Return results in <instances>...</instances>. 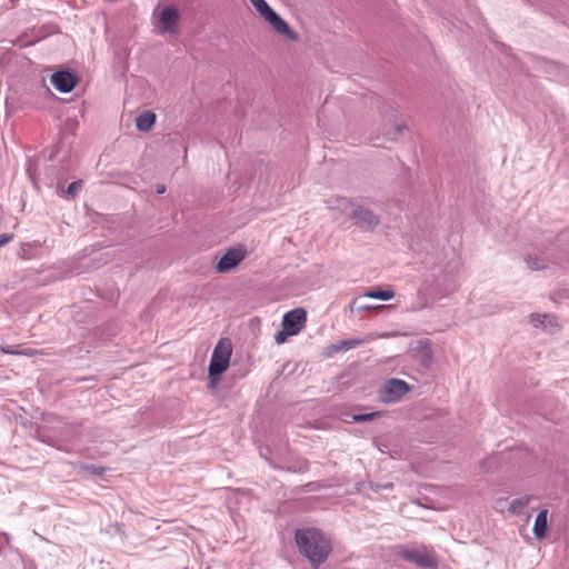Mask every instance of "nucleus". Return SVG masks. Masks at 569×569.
<instances>
[{
    "mask_svg": "<svg viewBox=\"0 0 569 569\" xmlns=\"http://www.w3.org/2000/svg\"><path fill=\"white\" fill-rule=\"evenodd\" d=\"M296 542L312 566L318 567L331 551L330 540L313 528L300 529L296 532Z\"/></svg>",
    "mask_w": 569,
    "mask_h": 569,
    "instance_id": "1",
    "label": "nucleus"
},
{
    "mask_svg": "<svg viewBox=\"0 0 569 569\" xmlns=\"http://www.w3.org/2000/svg\"><path fill=\"white\" fill-rule=\"evenodd\" d=\"M350 209L353 224L365 232H372L381 222L377 213L362 204L350 202Z\"/></svg>",
    "mask_w": 569,
    "mask_h": 569,
    "instance_id": "2",
    "label": "nucleus"
},
{
    "mask_svg": "<svg viewBox=\"0 0 569 569\" xmlns=\"http://www.w3.org/2000/svg\"><path fill=\"white\" fill-rule=\"evenodd\" d=\"M411 390L410 386L400 379L387 380L379 391L380 400L390 403L400 400Z\"/></svg>",
    "mask_w": 569,
    "mask_h": 569,
    "instance_id": "3",
    "label": "nucleus"
},
{
    "mask_svg": "<svg viewBox=\"0 0 569 569\" xmlns=\"http://www.w3.org/2000/svg\"><path fill=\"white\" fill-rule=\"evenodd\" d=\"M247 256V250L242 247L229 248L217 261L214 269L217 272L226 273L234 269Z\"/></svg>",
    "mask_w": 569,
    "mask_h": 569,
    "instance_id": "4",
    "label": "nucleus"
},
{
    "mask_svg": "<svg viewBox=\"0 0 569 569\" xmlns=\"http://www.w3.org/2000/svg\"><path fill=\"white\" fill-rule=\"evenodd\" d=\"M401 557L421 568L437 567V561L433 553L426 547L402 549Z\"/></svg>",
    "mask_w": 569,
    "mask_h": 569,
    "instance_id": "5",
    "label": "nucleus"
},
{
    "mask_svg": "<svg viewBox=\"0 0 569 569\" xmlns=\"http://www.w3.org/2000/svg\"><path fill=\"white\" fill-rule=\"evenodd\" d=\"M51 84L60 92L68 93L79 82L78 76L70 70H59L51 76Z\"/></svg>",
    "mask_w": 569,
    "mask_h": 569,
    "instance_id": "6",
    "label": "nucleus"
},
{
    "mask_svg": "<svg viewBox=\"0 0 569 569\" xmlns=\"http://www.w3.org/2000/svg\"><path fill=\"white\" fill-rule=\"evenodd\" d=\"M307 321V312L302 308H296L284 313L282 318V327L291 335H298L305 327Z\"/></svg>",
    "mask_w": 569,
    "mask_h": 569,
    "instance_id": "7",
    "label": "nucleus"
},
{
    "mask_svg": "<svg viewBox=\"0 0 569 569\" xmlns=\"http://www.w3.org/2000/svg\"><path fill=\"white\" fill-rule=\"evenodd\" d=\"M264 20L273 28V30L283 36L290 41H298L299 36L296 31H293L288 22L283 20L274 10L270 12Z\"/></svg>",
    "mask_w": 569,
    "mask_h": 569,
    "instance_id": "8",
    "label": "nucleus"
},
{
    "mask_svg": "<svg viewBox=\"0 0 569 569\" xmlns=\"http://www.w3.org/2000/svg\"><path fill=\"white\" fill-rule=\"evenodd\" d=\"M530 323L535 328H540L542 331L550 335L559 332L561 328L557 321V318L548 313H531Z\"/></svg>",
    "mask_w": 569,
    "mask_h": 569,
    "instance_id": "9",
    "label": "nucleus"
},
{
    "mask_svg": "<svg viewBox=\"0 0 569 569\" xmlns=\"http://www.w3.org/2000/svg\"><path fill=\"white\" fill-rule=\"evenodd\" d=\"M180 13L174 6L164 7L159 16V21L163 31L176 32Z\"/></svg>",
    "mask_w": 569,
    "mask_h": 569,
    "instance_id": "10",
    "label": "nucleus"
},
{
    "mask_svg": "<svg viewBox=\"0 0 569 569\" xmlns=\"http://www.w3.org/2000/svg\"><path fill=\"white\" fill-rule=\"evenodd\" d=\"M369 340V336H367L363 339H345L339 340L335 343H330L323 351V356H332L338 352H345L348 351L359 345H362L363 342Z\"/></svg>",
    "mask_w": 569,
    "mask_h": 569,
    "instance_id": "11",
    "label": "nucleus"
},
{
    "mask_svg": "<svg viewBox=\"0 0 569 569\" xmlns=\"http://www.w3.org/2000/svg\"><path fill=\"white\" fill-rule=\"evenodd\" d=\"M229 359L230 358H211V363L209 366V387L211 389H214L217 387L219 376L228 369Z\"/></svg>",
    "mask_w": 569,
    "mask_h": 569,
    "instance_id": "12",
    "label": "nucleus"
},
{
    "mask_svg": "<svg viewBox=\"0 0 569 569\" xmlns=\"http://www.w3.org/2000/svg\"><path fill=\"white\" fill-rule=\"evenodd\" d=\"M157 116L153 111L147 110L136 118V128L141 132H148L156 123Z\"/></svg>",
    "mask_w": 569,
    "mask_h": 569,
    "instance_id": "13",
    "label": "nucleus"
},
{
    "mask_svg": "<svg viewBox=\"0 0 569 569\" xmlns=\"http://www.w3.org/2000/svg\"><path fill=\"white\" fill-rule=\"evenodd\" d=\"M548 510L543 509L541 510L538 516L536 517V521L533 525V533L538 539H541L545 537L547 529H548Z\"/></svg>",
    "mask_w": 569,
    "mask_h": 569,
    "instance_id": "14",
    "label": "nucleus"
},
{
    "mask_svg": "<svg viewBox=\"0 0 569 569\" xmlns=\"http://www.w3.org/2000/svg\"><path fill=\"white\" fill-rule=\"evenodd\" d=\"M211 356H232V342L229 338H221Z\"/></svg>",
    "mask_w": 569,
    "mask_h": 569,
    "instance_id": "15",
    "label": "nucleus"
},
{
    "mask_svg": "<svg viewBox=\"0 0 569 569\" xmlns=\"http://www.w3.org/2000/svg\"><path fill=\"white\" fill-rule=\"evenodd\" d=\"M363 296L367 298L387 301L395 297V291L392 289L378 288V289L368 290Z\"/></svg>",
    "mask_w": 569,
    "mask_h": 569,
    "instance_id": "16",
    "label": "nucleus"
},
{
    "mask_svg": "<svg viewBox=\"0 0 569 569\" xmlns=\"http://www.w3.org/2000/svg\"><path fill=\"white\" fill-rule=\"evenodd\" d=\"M1 351L3 353H10V355H13V356H23V357H27V356H43L41 351H39L37 349H31V348L11 349L8 346V347H1Z\"/></svg>",
    "mask_w": 569,
    "mask_h": 569,
    "instance_id": "17",
    "label": "nucleus"
},
{
    "mask_svg": "<svg viewBox=\"0 0 569 569\" xmlns=\"http://www.w3.org/2000/svg\"><path fill=\"white\" fill-rule=\"evenodd\" d=\"M412 350L416 351L419 356H432L433 353L431 348V340L427 338L418 340Z\"/></svg>",
    "mask_w": 569,
    "mask_h": 569,
    "instance_id": "18",
    "label": "nucleus"
},
{
    "mask_svg": "<svg viewBox=\"0 0 569 569\" xmlns=\"http://www.w3.org/2000/svg\"><path fill=\"white\" fill-rule=\"evenodd\" d=\"M250 3L254 7V9L259 12V14L264 19L270 12H272V8L268 4L266 0H249Z\"/></svg>",
    "mask_w": 569,
    "mask_h": 569,
    "instance_id": "19",
    "label": "nucleus"
},
{
    "mask_svg": "<svg viewBox=\"0 0 569 569\" xmlns=\"http://www.w3.org/2000/svg\"><path fill=\"white\" fill-rule=\"evenodd\" d=\"M528 503H529V498H527V497L513 499L509 503V511L511 513H519Z\"/></svg>",
    "mask_w": 569,
    "mask_h": 569,
    "instance_id": "20",
    "label": "nucleus"
},
{
    "mask_svg": "<svg viewBox=\"0 0 569 569\" xmlns=\"http://www.w3.org/2000/svg\"><path fill=\"white\" fill-rule=\"evenodd\" d=\"M81 187H82L81 180L73 181L68 186L67 190L66 191L62 190V192L66 193L68 197L74 199L78 196Z\"/></svg>",
    "mask_w": 569,
    "mask_h": 569,
    "instance_id": "21",
    "label": "nucleus"
},
{
    "mask_svg": "<svg viewBox=\"0 0 569 569\" xmlns=\"http://www.w3.org/2000/svg\"><path fill=\"white\" fill-rule=\"evenodd\" d=\"M406 129L405 124L396 123L391 130H388L383 133L387 140H396L397 136L400 134Z\"/></svg>",
    "mask_w": 569,
    "mask_h": 569,
    "instance_id": "22",
    "label": "nucleus"
},
{
    "mask_svg": "<svg viewBox=\"0 0 569 569\" xmlns=\"http://www.w3.org/2000/svg\"><path fill=\"white\" fill-rule=\"evenodd\" d=\"M526 262L531 270H540L546 268L543 260L538 257H528Z\"/></svg>",
    "mask_w": 569,
    "mask_h": 569,
    "instance_id": "23",
    "label": "nucleus"
},
{
    "mask_svg": "<svg viewBox=\"0 0 569 569\" xmlns=\"http://www.w3.org/2000/svg\"><path fill=\"white\" fill-rule=\"evenodd\" d=\"M378 416H380V412H371V413H367V415H355L352 417V420L356 422L368 421V420L375 419Z\"/></svg>",
    "mask_w": 569,
    "mask_h": 569,
    "instance_id": "24",
    "label": "nucleus"
},
{
    "mask_svg": "<svg viewBox=\"0 0 569 569\" xmlns=\"http://www.w3.org/2000/svg\"><path fill=\"white\" fill-rule=\"evenodd\" d=\"M292 336L291 333H289V331H287L283 327H282V330L278 331L276 337H274V340L278 345L280 343H283L288 337Z\"/></svg>",
    "mask_w": 569,
    "mask_h": 569,
    "instance_id": "25",
    "label": "nucleus"
},
{
    "mask_svg": "<svg viewBox=\"0 0 569 569\" xmlns=\"http://www.w3.org/2000/svg\"><path fill=\"white\" fill-rule=\"evenodd\" d=\"M12 239H13V234L12 233H2V234H0V247L7 244Z\"/></svg>",
    "mask_w": 569,
    "mask_h": 569,
    "instance_id": "26",
    "label": "nucleus"
},
{
    "mask_svg": "<svg viewBox=\"0 0 569 569\" xmlns=\"http://www.w3.org/2000/svg\"><path fill=\"white\" fill-rule=\"evenodd\" d=\"M166 190H167V188L164 184H162V183L156 184V192L158 194H163L166 192Z\"/></svg>",
    "mask_w": 569,
    "mask_h": 569,
    "instance_id": "27",
    "label": "nucleus"
},
{
    "mask_svg": "<svg viewBox=\"0 0 569 569\" xmlns=\"http://www.w3.org/2000/svg\"><path fill=\"white\" fill-rule=\"evenodd\" d=\"M372 307L368 306V305H365V306H360L359 307V310H370Z\"/></svg>",
    "mask_w": 569,
    "mask_h": 569,
    "instance_id": "28",
    "label": "nucleus"
}]
</instances>
